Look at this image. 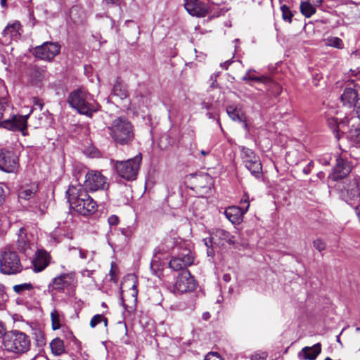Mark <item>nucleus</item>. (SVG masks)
I'll return each instance as SVG.
<instances>
[{"instance_id":"f257e3e1","label":"nucleus","mask_w":360,"mask_h":360,"mask_svg":"<svg viewBox=\"0 0 360 360\" xmlns=\"http://www.w3.org/2000/svg\"><path fill=\"white\" fill-rule=\"evenodd\" d=\"M66 196L71 208L82 216L91 215L97 211V202L81 184L70 186L66 191Z\"/></svg>"},{"instance_id":"f03ea898","label":"nucleus","mask_w":360,"mask_h":360,"mask_svg":"<svg viewBox=\"0 0 360 360\" xmlns=\"http://www.w3.org/2000/svg\"><path fill=\"white\" fill-rule=\"evenodd\" d=\"M68 102L79 114L89 117H91L100 107L94 96L83 88L72 91L68 96Z\"/></svg>"},{"instance_id":"7ed1b4c3","label":"nucleus","mask_w":360,"mask_h":360,"mask_svg":"<svg viewBox=\"0 0 360 360\" xmlns=\"http://www.w3.org/2000/svg\"><path fill=\"white\" fill-rule=\"evenodd\" d=\"M109 134L118 144H129L134 139V133L131 123L124 117H117L108 127Z\"/></svg>"},{"instance_id":"20e7f679","label":"nucleus","mask_w":360,"mask_h":360,"mask_svg":"<svg viewBox=\"0 0 360 360\" xmlns=\"http://www.w3.org/2000/svg\"><path fill=\"white\" fill-rule=\"evenodd\" d=\"M3 345L4 349L9 352L22 354L30 350L31 340L25 333L13 330L4 333Z\"/></svg>"},{"instance_id":"39448f33","label":"nucleus","mask_w":360,"mask_h":360,"mask_svg":"<svg viewBox=\"0 0 360 360\" xmlns=\"http://www.w3.org/2000/svg\"><path fill=\"white\" fill-rule=\"evenodd\" d=\"M22 265L18 254L6 248L0 253V272L4 275H16L22 271Z\"/></svg>"},{"instance_id":"423d86ee","label":"nucleus","mask_w":360,"mask_h":360,"mask_svg":"<svg viewBox=\"0 0 360 360\" xmlns=\"http://www.w3.org/2000/svg\"><path fill=\"white\" fill-rule=\"evenodd\" d=\"M142 158L141 154L124 161L112 160L116 173L122 179L134 181L136 179Z\"/></svg>"},{"instance_id":"0eeeda50","label":"nucleus","mask_w":360,"mask_h":360,"mask_svg":"<svg viewBox=\"0 0 360 360\" xmlns=\"http://www.w3.org/2000/svg\"><path fill=\"white\" fill-rule=\"evenodd\" d=\"M340 153H337L336 164L328 178L337 181L346 177L352 171V165L347 160L348 153L339 146Z\"/></svg>"},{"instance_id":"6e6552de","label":"nucleus","mask_w":360,"mask_h":360,"mask_svg":"<svg viewBox=\"0 0 360 360\" xmlns=\"http://www.w3.org/2000/svg\"><path fill=\"white\" fill-rule=\"evenodd\" d=\"M84 188L89 191L105 190L108 187L107 178L100 172L91 170L85 175Z\"/></svg>"},{"instance_id":"1a4fd4ad","label":"nucleus","mask_w":360,"mask_h":360,"mask_svg":"<svg viewBox=\"0 0 360 360\" xmlns=\"http://www.w3.org/2000/svg\"><path fill=\"white\" fill-rule=\"evenodd\" d=\"M342 198L351 206L360 202V188L359 181L354 178L349 180L341 190Z\"/></svg>"},{"instance_id":"9d476101","label":"nucleus","mask_w":360,"mask_h":360,"mask_svg":"<svg viewBox=\"0 0 360 360\" xmlns=\"http://www.w3.org/2000/svg\"><path fill=\"white\" fill-rule=\"evenodd\" d=\"M60 51V45L56 42H44L34 48L33 54L36 58L45 60H51Z\"/></svg>"},{"instance_id":"9b49d317","label":"nucleus","mask_w":360,"mask_h":360,"mask_svg":"<svg viewBox=\"0 0 360 360\" xmlns=\"http://www.w3.org/2000/svg\"><path fill=\"white\" fill-rule=\"evenodd\" d=\"M240 207L231 206L226 209L224 214L232 223L239 224L243 221L244 214L248 212L250 207V202L248 197H244L240 200Z\"/></svg>"},{"instance_id":"f8f14e48","label":"nucleus","mask_w":360,"mask_h":360,"mask_svg":"<svg viewBox=\"0 0 360 360\" xmlns=\"http://www.w3.org/2000/svg\"><path fill=\"white\" fill-rule=\"evenodd\" d=\"M195 288V282L194 278L191 276L188 270L181 271L174 285V292L184 293L192 291Z\"/></svg>"},{"instance_id":"ddd939ff","label":"nucleus","mask_w":360,"mask_h":360,"mask_svg":"<svg viewBox=\"0 0 360 360\" xmlns=\"http://www.w3.org/2000/svg\"><path fill=\"white\" fill-rule=\"evenodd\" d=\"M16 248L27 257L30 256L34 251V245L30 241V236L24 227H20L18 233Z\"/></svg>"},{"instance_id":"4468645a","label":"nucleus","mask_w":360,"mask_h":360,"mask_svg":"<svg viewBox=\"0 0 360 360\" xmlns=\"http://www.w3.org/2000/svg\"><path fill=\"white\" fill-rule=\"evenodd\" d=\"M194 257L190 250H185L177 257H173L169 263V266L174 271L187 270L188 266L193 264Z\"/></svg>"},{"instance_id":"2eb2a0df","label":"nucleus","mask_w":360,"mask_h":360,"mask_svg":"<svg viewBox=\"0 0 360 360\" xmlns=\"http://www.w3.org/2000/svg\"><path fill=\"white\" fill-rule=\"evenodd\" d=\"M209 241L217 246H224L226 244L234 245L235 236L222 229L214 230L209 238Z\"/></svg>"},{"instance_id":"dca6fc26","label":"nucleus","mask_w":360,"mask_h":360,"mask_svg":"<svg viewBox=\"0 0 360 360\" xmlns=\"http://www.w3.org/2000/svg\"><path fill=\"white\" fill-rule=\"evenodd\" d=\"M50 254L44 249H37L32 260V269L34 272H41L49 264L51 260Z\"/></svg>"},{"instance_id":"f3484780","label":"nucleus","mask_w":360,"mask_h":360,"mask_svg":"<svg viewBox=\"0 0 360 360\" xmlns=\"http://www.w3.org/2000/svg\"><path fill=\"white\" fill-rule=\"evenodd\" d=\"M18 168V160L13 152L0 150V169L6 172H13Z\"/></svg>"},{"instance_id":"a211bd4d","label":"nucleus","mask_w":360,"mask_h":360,"mask_svg":"<svg viewBox=\"0 0 360 360\" xmlns=\"http://www.w3.org/2000/svg\"><path fill=\"white\" fill-rule=\"evenodd\" d=\"M184 7L193 16L205 17L208 12V6L199 0H186Z\"/></svg>"},{"instance_id":"6ab92c4d","label":"nucleus","mask_w":360,"mask_h":360,"mask_svg":"<svg viewBox=\"0 0 360 360\" xmlns=\"http://www.w3.org/2000/svg\"><path fill=\"white\" fill-rule=\"evenodd\" d=\"M20 24L16 21L8 24L3 30L1 34L5 43H9L12 40H18L20 37Z\"/></svg>"},{"instance_id":"aec40b11","label":"nucleus","mask_w":360,"mask_h":360,"mask_svg":"<svg viewBox=\"0 0 360 360\" xmlns=\"http://www.w3.org/2000/svg\"><path fill=\"white\" fill-rule=\"evenodd\" d=\"M359 98V94L356 89L347 87L341 96V101L344 105H347L349 108H355V104Z\"/></svg>"},{"instance_id":"412c9836","label":"nucleus","mask_w":360,"mask_h":360,"mask_svg":"<svg viewBox=\"0 0 360 360\" xmlns=\"http://www.w3.org/2000/svg\"><path fill=\"white\" fill-rule=\"evenodd\" d=\"M321 352V343H316L312 347H305L299 353L300 359L314 360Z\"/></svg>"},{"instance_id":"4be33fe9","label":"nucleus","mask_w":360,"mask_h":360,"mask_svg":"<svg viewBox=\"0 0 360 360\" xmlns=\"http://www.w3.org/2000/svg\"><path fill=\"white\" fill-rule=\"evenodd\" d=\"M112 94L120 99H124L129 96L127 85L119 77L113 85Z\"/></svg>"},{"instance_id":"5701e85b","label":"nucleus","mask_w":360,"mask_h":360,"mask_svg":"<svg viewBox=\"0 0 360 360\" xmlns=\"http://www.w3.org/2000/svg\"><path fill=\"white\" fill-rule=\"evenodd\" d=\"M38 186L35 184L29 186H22L18 191V198L28 200L32 198L37 193Z\"/></svg>"},{"instance_id":"b1692460","label":"nucleus","mask_w":360,"mask_h":360,"mask_svg":"<svg viewBox=\"0 0 360 360\" xmlns=\"http://www.w3.org/2000/svg\"><path fill=\"white\" fill-rule=\"evenodd\" d=\"M226 112L233 121L245 122V116L240 108L234 105H229L226 108Z\"/></svg>"},{"instance_id":"393cba45","label":"nucleus","mask_w":360,"mask_h":360,"mask_svg":"<svg viewBox=\"0 0 360 360\" xmlns=\"http://www.w3.org/2000/svg\"><path fill=\"white\" fill-rule=\"evenodd\" d=\"M50 348L55 356H60L65 352L64 342L60 338H56L51 340Z\"/></svg>"},{"instance_id":"a878e982","label":"nucleus","mask_w":360,"mask_h":360,"mask_svg":"<svg viewBox=\"0 0 360 360\" xmlns=\"http://www.w3.org/2000/svg\"><path fill=\"white\" fill-rule=\"evenodd\" d=\"M252 72L253 71H252L251 70H249L248 71H247L245 75L243 77L242 79L244 80V81L253 80V81H257V82H262V83H265V84H273L276 88L278 94H279L281 92V87L278 84H274L271 82V80L270 79H269V78H262V77H255V76H253L252 75Z\"/></svg>"},{"instance_id":"bb28decb","label":"nucleus","mask_w":360,"mask_h":360,"mask_svg":"<svg viewBox=\"0 0 360 360\" xmlns=\"http://www.w3.org/2000/svg\"><path fill=\"white\" fill-rule=\"evenodd\" d=\"M245 167L256 179H260L262 176V165L259 158L247 165Z\"/></svg>"},{"instance_id":"cd10ccee","label":"nucleus","mask_w":360,"mask_h":360,"mask_svg":"<svg viewBox=\"0 0 360 360\" xmlns=\"http://www.w3.org/2000/svg\"><path fill=\"white\" fill-rule=\"evenodd\" d=\"M241 158L243 160V162L245 164V166L252 163L255 160H257L259 159V156L256 155L255 153L253 152L252 150L243 146L241 148Z\"/></svg>"},{"instance_id":"c85d7f7f","label":"nucleus","mask_w":360,"mask_h":360,"mask_svg":"<svg viewBox=\"0 0 360 360\" xmlns=\"http://www.w3.org/2000/svg\"><path fill=\"white\" fill-rule=\"evenodd\" d=\"M300 11L306 18H310L316 13V8L311 3L302 1L300 4Z\"/></svg>"},{"instance_id":"c756f323","label":"nucleus","mask_w":360,"mask_h":360,"mask_svg":"<svg viewBox=\"0 0 360 360\" xmlns=\"http://www.w3.org/2000/svg\"><path fill=\"white\" fill-rule=\"evenodd\" d=\"M191 176L193 179V183L196 188H205L206 185L204 184L205 181H210V176L207 174H191Z\"/></svg>"},{"instance_id":"7c9ffc66","label":"nucleus","mask_w":360,"mask_h":360,"mask_svg":"<svg viewBox=\"0 0 360 360\" xmlns=\"http://www.w3.org/2000/svg\"><path fill=\"white\" fill-rule=\"evenodd\" d=\"M68 274H63L56 277L53 281V288L57 290H63L65 285H68L66 279Z\"/></svg>"},{"instance_id":"2f4dec72","label":"nucleus","mask_w":360,"mask_h":360,"mask_svg":"<svg viewBox=\"0 0 360 360\" xmlns=\"http://www.w3.org/2000/svg\"><path fill=\"white\" fill-rule=\"evenodd\" d=\"M348 138L352 144L356 146H360V126L356 128H351L348 134Z\"/></svg>"},{"instance_id":"473e14b6","label":"nucleus","mask_w":360,"mask_h":360,"mask_svg":"<svg viewBox=\"0 0 360 360\" xmlns=\"http://www.w3.org/2000/svg\"><path fill=\"white\" fill-rule=\"evenodd\" d=\"M72 249L78 251L80 259H88L89 262L94 261L96 255L95 251H89L81 248H73Z\"/></svg>"},{"instance_id":"72a5a7b5","label":"nucleus","mask_w":360,"mask_h":360,"mask_svg":"<svg viewBox=\"0 0 360 360\" xmlns=\"http://www.w3.org/2000/svg\"><path fill=\"white\" fill-rule=\"evenodd\" d=\"M13 291L19 295H21L25 291H30L34 289V286L30 283H24L21 284L15 285L13 287Z\"/></svg>"},{"instance_id":"f704fd0d","label":"nucleus","mask_w":360,"mask_h":360,"mask_svg":"<svg viewBox=\"0 0 360 360\" xmlns=\"http://www.w3.org/2000/svg\"><path fill=\"white\" fill-rule=\"evenodd\" d=\"M326 45L342 49L344 47L343 41L341 39L336 37H330L326 39Z\"/></svg>"},{"instance_id":"c9c22d12","label":"nucleus","mask_w":360,"mask_h":360,"mask_svg":"<svg viewBox=\"0 0 360 360\" xmlns=\"http://www.w3.org/2000/svg\"><path fill=\"white\" fill-rule=\"evenodd\" d=\"M51 320L53 330H56L60 328V315L56 309L51 312Z\"/></svg>"},{"instance_id":"e433bc0d","label":"nucleus","mask_w":360,"mask_h":360,"mask_svg":"<svg viewBox=\"0 0 360 360\" xmlns=\"http://www.w3.org/2000/svg\"><path fill=\"white\" fill-rule=\"evenodd\" d=\"M281 10L282 11V18L284 21L290 23L292 22V18L293 17V13L290 11V8L286 5H282L281 6Z\"/></svg>"},{"instance_id":"4c0bfd02","label":"nucleus","mask_w":360,"mask_h":360,"mask_svg":"<svg viewBox=\"0 0 360 360\" xmlns=\"http://www.w3.org/2000/svg\"><path fill=\"white\" fill-rule=\"evenodd\" d=\"M8 300V295L6 291V288L3 284L0 283V307L4 306Z\"/></svg>"},{"instance_id":"58836bf2","label":"nucleus","mask_w":360,"mask_h":360,"mask_svg":"<svg viewBox=\"0 0 360 360\" xmlns=\"http://www.w3.org/2000/svg\"><path fill=\"white\" fill-rule=\"evenodd\" d=\"M267 354L265 352H255L250 356L251 360H266Z\"/></svg>"},{"instance_id":"ea45409f","label":"nucleus","mask_w":360,"mask_h":360,"mask_svg":"<svg viewBox=\"0 0 360 360\" xmlns=\"http://www.w3.org/2000/svg\"><path fill=\"white\" fill-rule=\"evenodd\" d=\"M313 244L314 247L319 252H321L326 249V243L323 240L320 238L314 240Z\"/></svg>"},{"instance_id":"a19ab883","label":"nucleus","mask_w":360,"mask_h":360,"mask_svg":"<svg viewBox=\"0 0 360 360\" xmlns=\"http://www.w3.org/2000/svg\"><path fill=\"white\" fill-rule=\"evenodd\" d=\"M102 319H103L102 314L94 315L90 321V326L91 328H95L98 323L102 322Z\"/></svg>"},{"instance_id":"79ce46f5","label":"nucleus","mask_w":360,"mask_h":360,"mask_svg":"<svg viewBox=\"0 0 360 360\" xmlns=\"http://www.w3.org/2000/svg\"><path fill=\"white\" fill-rule=\"evenodd\" d=\"M204 360H224L217 353L210 352L205 356Z\"/></svg>"},{"instance_id":"37998d69","label":"nucleus","mask_w":360,"mask_h":360,"mask_svg":"<svg viewBox=\"0 0 360 360\" xmlns=\"http://www.w3.org/2000/svg\"><path fill=\"white\" fill-rule=\"evenodd\" d=\"M108 221L110 226H117L119 224L120 219L117 215L112 214L108 217Z\"/></svg>"},{"instance_id":"c03bdc74","label":"nucleus","mask_w":360,"mask_h":360,"mask_svg":"<svg viewBox=\"0 0 360 360\" xmlns=\"http://www.w3.org/2000/svg\"><path fill=\"white\" fill-rule=\"evenodd\" d=\"M4 127L13 130L16 126L15 121L6 120L4 122Z\"/></svg>"},{"instance_id":"a18cd8bd","label":"nucleus","mask_w":360,"mask_h":360,"mask_svg":"<svg viewBox=\"0 0 360 360\" xmlns=\"http://www.w3.org/2000/svg\"><path fill=\"white\" fill-rule=\"evenodd\" d=\"M314 167V162L313 161H310L303 169L302 172L307 175L311 173V169Z\"/></svg>"},{"instance_id":"49530a36","label":"nucleus","mask_w":360,"mask_h":360,"mask_svg":"<svg viewBox=\"0 0 360 360\" xmlns=\"http://www.w3.org/2000/svg\"><path fill=\"white\" fill-rule=\"evenodd\" d=\"M33 104L35 106H38L40 110H41L43 109L44 103L41 99H40L37 97H34L33 98Z\"/></svg>"},{"instance_id":"de8ad7c7","label":"nucleus","mask_w":360,"mask_h":360,"mask_svg":"<svg viewBox=\"0 0 360 360\" xmlns=\"http://www.w3.org/2000/svg\"><path fill=\"white\" fill-rule=\"evenodd\" d=\"M355 110H356V113L357 115V117L360 120V97L356 101V103L355 104Z\"/></svg>"},{"instance_id":"09e8293b","label":"nucleus","mask_w":360,"mask_h":360,"mask_svg":"<svg viewBox=\"0 0 360 360\" xmlns=\"http://www.w3.org/2000/svg\"><path fill=\"white\" fill-rule=\"evenodd\" d=\"M5 200V194L3 188V186L0 184V205H1Z\"/></svg>"},{"instance_id":"8fccbe9b","label":"nucleus","mask_w":360,"mask_h":360,"mask_svg":"<svg viewBox=\"0 0 360 360\" xmlns=\"http://www.w3.org/2000/svg\"><path fill=\"white\" fill-rule=\"evenodd\" d=\"M94 272V270L84 269L81 272V274L83 276L91 277L93 275Z\"/></svg>"},{"instance_id":"3c124183","label":"nucleus","mask_w":360,"mask_h":360,"mask_svg":"<svg viewBox=\"0 0 360 360\" xmlns=\"http://www.w3.org/2000/svg\"><path fill=\"white\" fill-rule=\"evenodd\" d=\"M131 290H132L131 295L133 297H134L135 300H136L137 294H138V290H137L136 284L135 283L131 286Z\"/></svg>"},{"instance_id":"603ef678","label":"nucleus","mask_w":360,"mask_h":360,"mask_svg":"<svg viewBox=\"0 0 360 360\" xmlns=\"http://www.w3.org/2000/svg\"><path fill=\"white\" fill-rule=\"evenodd\" d=\"M107 4L120 5L122 0H103Z\"/></svg>"},{"instance_id":"864d4df0","label":"nucleus","mask_w":360,"mask_h":360,"mask_svg":"<svg viewBox=\"0 0 360 360\" xmlns=\"http://www.w3.org/2000/svg\"><path fill=\"white\" fill-rule=\"evenodd\" d=\"M6 222V217L4 215H0V230L4 228V224Z\"/></svg>"},{"instance_id":"5fc2aeb1","label":"nucleus","mask_w":360,"mask_h":360,"mask_svg":"<svg viewBox=\"0 0 360 360\" xmlns=\"http://www.w3.org/2000/svg\"><path fill=\"white\" fill-rule=\"evenodd\" d=\"M120 231L125 237H129L130 236V231L128 228H122L120 229Z\"/></svg>"},{"instance_id":"6e6d98bb","label":"nucleus","mask_w":360,"mask_h":360,"mask_svg":"<svg viewBox=\"0 0 360 360\" xmlns=\"http://www.w3.org/2000/svg\"><path fill=\"white\" fill-rule=\"evenodd\" d=\"M330 157L323 158L319 160L320 162L323 165H328L330 164Z\"/></svg>"},{"instance_id":"4d7b16f0","label":"nucleus","mask_w":360,"mask_h":360,"mask_svg":"<svg viewBox=\"0 0 360 360\" xmlns=\"http://www.w3.org/2000/svg\"><path fill=\"white\" fill-rule=\"evenodd\" d=\"M233 63V60H227L226 61H225L224 63H221V67L224 68V69H227L228 67Z\"/></svg>"},{"instance_id":"13d9d810","label":"nucleus","mask_w":360,"mask_h":360,"mask_svg":"<svg viewBox=\"0 0 360 360\" xmlns=\"http://www.w3.org/2000/svg\"><path fill=\"white\" fill-rule=\"evenodd\" d=\"M27 117H28V115H27L25 117L22 118V121L21 122L20 125L18 126V128H19L20 129H22L26 127L25 123H26Z\"/></svg>"},{"instance_id":"bf43d9fd","label":"nucleus","mask_w":360,"mask_h":360,"mask_svg":"<svg viewBox=\"0 0 360 360\" xmlns=\"http://www.w3.org/2000/svg\"><path fill=\"white\" fill-rule=\"evenodd\" d=\"M32 360H49L47 357L42 354L36 355Z\"/></svg>"},{"instance_id":"052dcab7","label":"nucleus","mask_w":360,"mask_h":360,"mask_svg":"<svg viewBox=\"0 0 360 360\" xmlns=\"http://www.w3.org/2000/svg\"><path fill=\"white\" fill-rule=\"evenodd\" d=\"M5 104H6V101L4 100L0 102V118L3 115L2 111H4L5 109V105H4Z\"/></svg>"},{"instance_id":"680f3d73","label":"nucleus","mask_w":360,"mask_h":360,"mask_svg":"<svg viewBox=\"0 0 360 360\" xmlns=\"http://www.w3.org/2000/svg\"><path fill=\"white\" fill-rule=\"evenodd\" d=\"M204 241V243L205 245L209 248L210 246H212V245H214V243H211L210 241H209V238H205L203 240Z\"/></svg>"},{"instance_id":"e2e57ef3","label":"nucleus","mask_w":360,"mask_h":360,"mask_svg":"<svg viewBox=\"0 0 360 360\" xmlns=\"http://www.w3.org/2000/svg\"><path fill=\"white\" fill-rule=\"evenodd\" d=\"M355 211H356V214L359 218V220L360 221V205L356 206Z\"/></svg>"},{"instance_id":"0e129e2a","label":"nucleus","mask_w":360,"mask_h":360,"mask_svg":"<svg viewBox=\"0 0 360 360\" xmlns=\"http://www.w3.org/2000/svg\"><path fill=\"white\" fill-rule=\"evenodd\" d=\"M317 177L320 179H323L325 177V174L323 172H319L317 173Z\"/></svg>"},{"instance_id":"69168bd1","label":"nucleus","mask_w":360,"mask_h":360,"mask_svg":"<svg viewBox=\"0 0 360 360\" xmlns=\"http://www.w3.org/2000/svg\"><path fill=\"white\" fill-rule=\"evenodd\" d=\"M223 279L226 282H229L231 280V276L229 274H224L223 276Z\"/></svg>"},{"instance_id":"338daca9","label":"nucleus","mask_w":360,"mask_h":360,"mask_svg":"<svg viewBox=\"0 0 360 360\" xmlns=\"http://www.w3.org/2000/svg\"><path fill=\"white\" fill-rule=\"evenodd\" d=\"M314 6H319L321 4L322 0H310Z\"/></svg>"},{"instance_id":"774afa93","label":"nucleus","mask_w":360,"mask_h":360,"mask_svg":"<svg viewBox=\"0 0 360 360\" xmlns=\"http://www.w3.org/2000/svg\"><path fill=\"white\" fill-rule=\"evenodd\" d=\"M4 334V328L0 321V338Z\"/></svg>"}]
</instances>
